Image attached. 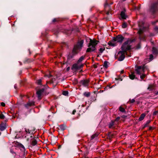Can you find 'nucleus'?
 Masks as SVG:
<instances>
[{
	"instance_id": "1",
	"label": "nucleus",
	"mask_w": 158,
	"mask_h": 158,
	"mask_svg": "<svg viewBox=\"0 0 158 158\" xmlns=\"http://www.w3.org/2000/svg\"><path fill=\"white\" fill-rule=\"evenodd\" d=\"M83 40H81L79 41L77 44L74 45L72 51L73 55L71 56V55L69 54L68 56L69 58H72L74 55L77 54L81 50L83 46Z\"/></svg>"
},
{
	"instance_id": "2",
	"label": "nucleus",
	"mask_w": 158,
	"mask_h": 158,
	"mask_svg": "<svg viewBox=\"0 0 158 158\" xmlns=\"http://www.w3.org/2000/svg\"><path fill=\"white\" fill-rule=\"evenodd\" d=\"M135 41V39H128L122 45L121 47L122 50L126 52L127 51L130 50L131 47V44Z\"/></svg>"
},
{
	"instance_id": "3",
	"label": "nucleus",
	"mask_w": 158,
	"mask_h": 158,
	"mask_svg": "<svg viewBox=\"0 0 158 158\" xmlns=\"http://www.w3.org/2000/svg\"><path fill=\"white\" fill-rule=\"evenodd\" d=\"M98 41L95 39L90 40L89 43L88 45V48L86 50L87 52H91L96 50V46L97 44Z\"/></svg>"
},
{
	"instance_id": "4",
	"label": "nucleus",
	"mask_w": 158,
	"mask_h": 158,
	"mask_svg": "<svg viewBox=\"0 0 158 158\" xmlns=\"http://www.w3.org/2000/svg\"><path fill=\"white\" fill-rule=\"evenodd\" d=\"M124 38L121 35H118L115 37H114L112 40L110 41L108 43L109 45L114 46L116 45V42L122 43Z\"/></svg>"
},
{
	"instance_id": "5",
	"label": "nucleus",
	"mask_w": 158,
	"mask_h": 158,
	"mask_svg": "<svg viewBox=\"0 0 158 158\" xmlns=\"http://www.w3.org/2000/svg\"><path fill=\"white\" fill-rule=\"evenodd\" d=\"M135 71L137 74L141 75L144 72V66H138L136 67Z\"/></svg>"
},
{
	"instance_id": "6",
	"label": "nucleus",
	"mask_w": 158,
	"mask_h": 158,
	"mask_svg": "<svg viewBox=\"0 0 158 158\" xmlns=\"http://www.w3.org/2000/svg\"><path fill=\"white\" fill-rule=\"evenodd\" d=\"M126 52L122 50L119 51L117 55L119 60L122 61L124 59L125 54Z\"/></svg>"
},
{
	"instance_id": "7",
	"label": "nucleus",
	"mask_w": 158,
	"mask_h": 158,
	"mask_svg": "<svg viewBox=\"0 0 158 158\" xmlns=\"http://www.w3.org/2000/svg\"><path fill=\"white\" fill-rule=\"evenodd\" d=\"M83 66V64L81 63H78L77 62V63L74 64L72 68V69L73 70L77 71V70L80 69Z\"/></svg>"
},
{
	"instance_id": "8",
	"label": "nucleus",
	"mask_w": 158,
	"mask_h": 158,
	"mask_svg": "<svg viewBox=\"0 0 158 158\" xmlns=\"http://www.w3.org/2000/svg\"><path fill=\"white\" fill-rule=\"evenodd\" d=\"M158 8V3L153 4L152 6L151 11L153 14L157 11Z\"/></svg>"
},
{
	"instance_id": "9",
	"label": "nucleus",
	"mask_w": 158,
	"mask_h": 158,
	"mask_svg": "<svg viewBox=\"0 0 158 158\" xmlns=\"http://www.w3.org/2000/svg\"><path fill=\"white\" fill-rule=\"evenodd\" d=\"M89 82V81L88 79H83L80 81V83L84 86H86L88 85Z\"/></svg>"
},
{
	"instance_id": "10",
	"label": "nucleus",
	"mask_w": 158,
	"mask_h": 158,
	"mask_svg": "<svg viewBox=\"0 0 158 158\" xmlns=\"http://www.w3.org/2000/svg\"><path fill=\"white\" fill-rule=\"evenodd\" d=\"M44 89H42L38 90L36 92V94L38 95V98L39 100L41 99V96L42 93L44 92Z\"/></svg>"
},
{
	"instance_id": "11",
	"label": "nucleus",
	"mask_w": 158,
	"mask_h": 158,
	"mask_svg": "<svg viewBox=\"0 0 158 158\" xmlns=\"http://www.w3.org/2000/svg\"><path fill=\"white\" fill-rule=\"evenodd\" d=\"M129 77L130 79H134L135 78V72L134 71H131V73L129 74Z\"/></svg>"
},
{
	"instance_id": "12",
	"label": "nucleus",
	"mask_w": 158,
	"mask_h": 158,
	"mask_svg": "<svg viewBox=\"0 0 158 158\" xmlns=\"http://www.w3.org/2000/svg\"><path fill=\"white\" fill-rule=\"evenodd\" d=\"M35 129L34 128H30L29 129H25V131L27 133H29V134H33V133L34 131H35Z\"/></svg>"
},
{
	"instance_id": "13",
	"label": "nucleus",
	"mask_w": 158,
	"mask_h": 158,
	"mask_svg": "<svg viewBox=\"0 0 158 158\" xmlns=\"http://www.w3.org/2000/svg\"><path fill=\"white\" fill-rule=\"evenodd\" d=\"M6 127L5 123H2L0 125V130L1 131H3L5 130Z\"/></svg>"
},
{
	"instance_id": "14",
	"label": "nucleus",
	"mask_w": 158,
	"mask_h": 158,
	"mask_svg": "<svg viewBox=\"0 0 158 158\" xmlns=\"http://www.w3.org/2000/svg\"><path fill=\"white\" fill-rule=\"evenodd\" d=\"M34 105V102L33 101H30L28 102L27 104L25 105V106L28 107Z\"/></svg>"
},
{
	"instance_id": "15",
	"label": "nucleus",
	"mask_w": 158,
	"mask_h": 158,
	"mask_svg": "<svg viewBox=\"0 0 158 158\" xmlns=\"http://www.w3.org/2000/svg\"><path fill=\"white\" fill-rule=\"evenodd\" d=\"M120 16L122 19H126L127 17V16L125 15V12L123 11L121 12Z\"/></svg>"
},
{
	"instance_id": "16",
	"label": "nucleus",
	"mask_w": 158,
	"mask_h": 158,
	"mask_svg": "<svg viewBox=\"0 0 158 158\" xmlns=\"http://www.w3.org/2000/svg\"><path fill=\"white\" fill-rule=\"evenodd\" d=\"M143 29L140 28L138 32V33L140 35L139 37L141 40H142V38H141V35L143 33Z\"/></svg>"
},
{
	"instance_id": "17",
	"label": "nucleus",
	"mask_w": 158,
	"mask_h": 158,
	"mask_svg": "<svg viewBox=\"0 0 158 158\" xmlns=\"http://www.w3.org/2000/svg\"><path fill=\"white\" fill-rule=\"evenodd\" d=\"M152 51L154 54H158V50L155 47L152 48Z\"/></svg>"
},
{
	"instance_id": "18",
	"label": "nucleus",
	"mask_w": 158,
	"mask_h": 158,
	"mask_svg": "<svg viewBox=\"0 0 158 158\" xmlns=\"http://www.w3.org/2000/svg\"><path fill=\"white\" fill-rule=\"evenodd\" d=\"M37 143V142L35 139H34L31 140V144L32 146H35Z\"/></svg>"
},
{
	"instance_id": "19",
	"label": "nucleus",
	"mask_w": 158,
	"mask_h": 158,
	"mask_svg": "<svg viewBox=\"0 0 158 158\" xmlns=\"http://www.w3.org/2000/svg\"><path fill=\"white\" fill-rule=\"evenodd\" d=\"M146 116V114H142L140 116L139 118V120L140 121H141Z\"/></svg>"
},
{
	"instance_id": "20",
	"label": "nucleus",
	"mask_w": 158,
	"mask_h": 158,
	"mask_svg": "<svg viewBox=\"0 0 158 158\" xmlns=\"http://www.w3.org/2000/svg\"><path fill=\"white\" fill-rule=\"evenodd\" d=\"M85 58L84 56H81L80 57V58L78 60L77 62L78 63H80Z\"/></svg>"
},
{
	"instance_id": "21",
	"label": "nucleus",
	"mask_w": 158,
	"mask_h": 158,
	"mask_svg": "<svg viewBox=\"0 0 158 158\" xmlns=\"http://www.w3.org/2000/svg\"><path fill=\"white\" fill-rule=\"evenodd\" d=\"M119 110L120 111L122 112H124L125 111V109L121 106L120 107Z\"/></svg>"
},
{
	"instance_id": "22",
	"label": "nucleus",
	"mask_w": 158,
	"mask_h": 158,
	"mask_svg": "<svg viewBox=\"0 0 158 158\" xmlns=\"http://www.w3.org/2000/svg\"><path fill=\"white\" fill-rule=\"evenodd\" d=\"M84 95L86 97H88L90 95V93L88 92H85L84 93Z\"/></svg>"
},
{
	"instance_id": "23",
	"label": "nucleus",
	"mask_w": 158,
	"mask_h": 158,
	"mask_svg": "<svg viewBox=\"0 0 158 158\" xmlns=\"http://www.w3.org/2000/svg\"><path fill=\"white\" fill-rule=\"evenodd\" d=\"M140 76V77L141 79H143L146 77V75L145 74H143V73Z\"/></svg>"
},
{
	"instance_id": "24",
	"label": "nucleus",
	"mask_w": 158,
	"mask_h": 158,
	"mask_svg": "<svg viewBox=\"0 0 158 158\" xmlns=\"http://www.w3.org/2000/svg\"><path fill=\"white\" fill-rule=\"evenodd\" d=\"M62 94L65 96L67 95L68 94V92L67 91H63Z\"/></svg>"
},
{
	"instance_id": "25",
	"label": "nucleus",
	"mask_w": 158,
	"mask_h": 158,
	"mask_svg": "<svg viewBox=\"0 0 158 158\" xmlns=\"http://www.w3.org/2000/svg\"><path fill=\"white\" fill-rule=\"evenodd\" d=\"M42 82L41 79H39L37 81L36 83L38 85H41Z\"/></svg>"
},
{
	"instance_id": "26",
	"label": "nucleus",
	"mask_w": 158,
	"mask_h": 158,
	"mask_svg": "<svg viewBox=\"0 0 158 158\" xmlns=\"http://www.w3.org/2000/svg\"><path fill=\"white\" fill-rule=\"evenodd\" d=\"M4 115L2 113H0V118L1 119H4Z\"/></svg>"
},
{
	"instance_id": "27",
	"label": "nucleus",
	"mask_w": 158,
	"mask_h": 158,
	"mask_svg": "<svg viewBox=\"0 0 158 158\" xmlns=\"http://www.w3.org/2000/svg\"><path fill=\"white\" fill-rule=\"evenodd\" d=\"M114 122L112 121L110 123L109 125V127L110 128H111L114 124Z\"/></svg>"
},
{
	"instance_id": "28",
	"label": "nucleus",
	"mask_w": 158,
	"mask_h": 158,
	"mask_svg": "<svg viewBox=\"0 0 158 158\" xmlns=\"http://www.w3.org/2000/svg\"><path fill=\"white\" fill-rule=\"evenodd\" d=\"M107 62L106 61H105L104 63V66L105 68H107L108 67L107 65Z\"/></svg>"
},
{
	"instance_id": "29",
	"label": "nucleus",
	"mask_w": 158,
	"mask_h": 158,
	"mask_svg": "<svg viewBox=\"0 0 158 158\" xmlns=\"http://www.w3.org/2000/svg\"><path fill=\"white\" fill-rule=\"evenodd\" d=\"M10 152L14 156L16 155V153L12 150L11 149L10 150Z\"/></svg>"
},
{
	"instance_id": "30",
	"label": "nucleus",
	"mask_w": 158,
	"mask_h": 158,
	"mask_svg": "<svg viewBox=\"0 0 158 158\" xmlns=\"http://www.w3.org/2000/svg\"><path fill=\"white\" fill-rule=\"evenodd\" d=\"M59 127L60 129L64 130L65 129L63 125H61L59 126Z\"/></svg>"
},
{
	"instance_id": "31",
	"label": "nucleus",
	"mask_w": 158,
	"mask_h": 158,
	"mask_svg": "<svg viewBox=\"0 0 158 158\" xmlns=\"http://www.w3.org/2000/svg\"><path fill=\"white\" fill-rule=\"evenodd\" d=\"M123 28H125L126 27H127V24L126 23H123V24H122V26Z\"/></svg>"
},
{
	"instance_id": "32",
	"label": "nucleus",
	"mask_w": 158,
	"mask_h": 158,
	"mask_svg": "<svg viewBox=\"0 0 158 158\" xmlns=\"http://www.w3.org/2000/svg\"><path fill=\"white\" fill-rule=\"evenodd\" d=\"M105 50L104 48H100L99 49V51L100 53H102Z\"/></svg>"
},
{
	"instance_id": "33",
	"label": "nucleus",
	"mask_w": 158,
	"mask_h": 158,
	"mask_svg": "<svg viewBox=\"0 0 158 158\" xmlns=\"http://www.w3.org/2000/svg\"><path fill=\"white\" fill-rule=\"evenodd\" d=\"M135 102V100L134 99H130L129 102H130L131 103H133L134 102Z\"/></svg>"
},
{
	"instance_id": "34",
	"label": "nucleus",
	"mask_w": 158,
	"mask_h": 158,
	"mask_svg": "<svg viewBox=\"0 0 158 158\" xmlns=\"http://www.w3.org/2000/svg\"><path fill=\"white\" fill-rule=\"evenodd\" d=\"M153 89V87L152 85H150L149 86L148 89H149L152 90Z\"/></svg>"
},
{
	"instance_id": "35",
	"label": "nucleus",
	"mask_w": 158,
	"mask_h": 158,
	"mask_svg": "<svg viewBox=\"0 0 158 158\" xmlns=\"http://www.w3.org/2000/svg\"><path fill=\"white\" fill-rule=\"evenodd\" d=\"M20 146L21 148H22L23 149V150H25V148L24 146L23 145H22V144H20Z\"/></svg>"
},
{
	"instance_id": "36",
	"label": "nucleus",
	"mask_w": 158,
	"mask_h": 158,
	"mask_svg": "<svg viewBox=\"0 0 158 158\" xmlns=\"http://www.w3.org/2000/svg\"><path fill=\"white\" fill-rule=\"evenodd\" d=\"M1 105L2 106H3V107H4V106H5V103L4 102H2L1 103Z\"/></svg>"
},
{
	"instance_id": "37",
	"label": "nucleus",
	"mask_w": 158,
	"mask_h": 158,
	"mask_svg": "<svg viewBox=\"0 0 158 158\" xmlns=\"http://www.w3.org/2000/svg\"><path fill=\"white\" fill-rule=\"evenodd\" d=\"M157 113H158V111H155L153 113V115H156L157 114Z\"/></svg>"
},
{
	"instance_id": "38",
	"label": "nucleus",
	"mask_w": 158,
	"mask_h": 158,
	"mask_svg": "<svg viewBox=\"0 0 158 158\" xmlns=\"http://www.w3.org/2000/svg\"><path fill=\"white\" fill-rule=\"evenodd\" d=\"M120 118L119 117H118L115 120V121H118L120 119Z\"/></svg>"
},
{
	"instance_id": "39",
	"label": "nucleus",
	"mask_w": 158,
	"mask_h": 158,
	"mask_svg": "<svg viewBox=\"0 0 158 158\" xmlns=\"http://www.w3.org/2000/svg\"><path fill=\"white\" fill-rule=\"evenodd\" d=\"M45 76L48 77H50L52 76V75L50 74H49V75H46Z\"/></svg>"
},
{
	"instance_id": "40",
	"label": "nucleus",
	"mask_w": 158,
	"mask_h": 158,
	"mask_svg": "<svg viewBox=\"0 0 158 158\" xmlns=\"http://www.w3.org/2000/svg\"><path fill=\"white\" fill-rule=\"evenodd\" d=\"M154 29L156 31H158V27H155Z\"/></svg>"
},
{
	"instance_id": "41",
	"label": "nucleus",
	"mask_w": 158,
	"mask_h": 158,
	"mask_svg": "<svg viewBox=\"0 0 158 158\" xmlns=\"http://www.w3.org/2000/svg\"><path fill=\"white\" fill-rule=\"evenodd\" d=\"M153 58V56L151 54L150 55V59H152Z\"/></svg>"
},
{
	"instance_id": "42",
	"label": "nucleus",
	"mask_w": 158,
	"mask_h": 158,
	"mask_svg": "<svg viewBox=\"0 0 158 158\" xmlns=\"http://www.w3.org/2000/svg\"><path fill=\"white\" fill-rule=\"evenodd\" d=\"M76 112V110H74L73 112H72V114H75V113Z\"/></svg>"
},
{
	"instance_id": "43",
	"label": "nucleus",
	"mask_w": 158,
	"mask_h": 158,
	"mask_svg": "<svg viewBox=\"0 0 158 158\" xmlns=\"http://www.w3.org/2000/svg\"><path fill=\"white\" fill-rule=\"evenodd\" d=\"M95 135H93L92 136H91V138L92 139H93L95 137Z\"/></svg>"
},
{
	"instance_id": "44",
	"label": "nucleus",
	"mask_w": 158,
	"mask_h": 158,
	"mask_svg": "<svg viewBox=\"0 0 158 158\" xmlns=\"http://www.w3.org/2000/svg\"><path fill=\"white\" fill-rule=\"evenodd\" d=\"M124 72V70H123L121 71V73H123Z\"/></svg>"
},
{
	"instance_id": "45",
	"label": "nucleus",
	"mask_w": 158,
	"mask_h": 158,
	"mask_svg": "<svg viewBox=\"0 0 158 158\" xmlns=\"http://www.w3.org/2000/svg\"><path fill=\"white\" fill-rule=\"evenodd\" d=\"M56 19H54L53 20V22H55L56 21Z\"/></svg>"
},
{
	"instance_id": "46",
	"label": "nucleus",
	"mask_w": 158,
	"mask_h": 158,
	"mask_svg": "<svg viewBox=\"0 0 158 158\" xmlns=\"http://www.w3.org/2000/svg\"><path fill=\"white\" fill-rule=\"evenodd\" d=\"M150 122L149 121H148L147 122V124H148Z\"/></svg>"
},
{
	"instance_id": "47",
	"label": "nucleus",
	"mask_w": 158,
	"mask_h": 158,
	"mask_svg": "<svg viewBox=\"0 0 158 158\" xmlns=\"http://www.w3.org/2000/svg\"><path fill=\"white\" fill-rule=\"evenodd\" d=\"M109 14V12H107L106 13V14H107V15H108V14Z\"/></svg>"
},
{
	"instance_id": "48",
	"label": "nucleus",
	"mask_w": 158,
	"mask_h": 158,
	"mask_svg": "<svg viewBox=\"0 0 158 158\" xmlns=\"http://www.w3.org/2000/svg\"><path fill=\"white\" fill-rule=\"evenodd\" d=\"M140 23H139V26L140 27Z\"/></svg>"
},
{
	"instance_id": "49",
	"label": "nucleus",
	"mask_w": 158,
	"mask_h": 158,
	"mask_svg": "<svg viewBox=\"0 0 158 158\" xmlns=\"http://www.w3.org/2000/svg\"><path fill=\"white\" fill-rule=\"evenodd\" d=\"M81 106H82V107H84V105H82Z\"/></svg>"
},
{
	"instance_id": "50",
	"label": "nucleus",
	"mask_w": 158,
	"mask_h": 158,
	"mask_svg": "<svg viewBox=\"0 0 158 158\" xmlns=\"http://www.w3.org/2000/svg\"><path fill=\"white\" fill-rule=\"evenodd\" d=\"M144 39H145L144 38H143V40H144Z\"/></svg>"
},
{
	"instance_id": "51",
	"label": "nucleus",
	"mask_w": 158,
	"mask_h": 158,
	"mask_svg": "<svg viewBox=\"0 0 158 158\" xmlns=\"http://www.w3.org/2000/svg\"><path fill=\"white\" fill-rule=\"evenodd\" d=\"M69 69V68H67V69Z\"/></svg>"
},
{
	"instance_id": "52",
	"label": "nucleus",
	"mask_w": 158,
	"mask_h": 158,
	"mask_svg": "<svg viewBox=\"0 0 158 158\" xmlns=\"http://www.w3.org/2000/svg\"><path fill=\"white\" fill-rule=\"evenodd\" d=\"M69 69V68H67V69Z\"/></svg>"
},
{
	"instance_id": "53",
	"label": "nucleus",
	"mask_w": 158,
	"mask_h": 158,
	"mask_svg": "<svg viewBox=\"0 0 158 158\" xmlns=\"http://www.w3.org/2000/svg\"><path fill=\"white\" fill-rule=\"evenodd\" d=\"M157 94H158V92H157Z\"/></svg>"
}]
</instances>
